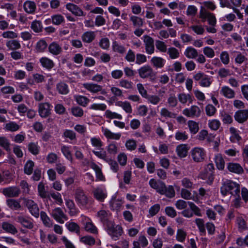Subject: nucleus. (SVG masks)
<instances>
[{
  "mask_svg": "<svg viewBox=\"0 0 248 248\" xmlns=\"http://www.w3.org/2000/svg\"><path fill=\"white\" fill-rule=\"evenodd\" d=\"M150 186L156 191L161 195H165L169 198H172L175 195V192L172 186H166L164 182L151 179L149 182Z\"/></svg>",
  "mask_w": 248,
  "mask_h": 248,
  "instance_id": "nucleus-1",
  "label": "nucleus"
},
{
  "mask_svg": "<svg viewBox=\"0 0 248 248\" xmlns=\"http://www.w3.org/2000/svg\"><path fill=\"white\" fill-rule=\"evenodd\" d=\"M76 202L79 206L85 207L90 202V200L85 191L80 188L76 189L75 193Z\"/></svg>",
  "mask_w": 248,
  "mask_h": 248,
  "instance_id": "nucleus-2",
  "label": "nucleus"
},
{
  "mask_svg": "<svg viewBox=\"0 0 248 248\" xmlns=\"http://www.w3.org/2000/svg\"><path fill=\"white\" fill-rule=\"evenodd\" d=\"M200 18L202 21L207 19L209 24L212 26L216 25L217 20L214 14L207 11L205 9L202 8L200 11Z\"/></svg>",
  "mask_w": 248,
  "mask_h": 248,
  "instance_id": "nucleus-3",
  "label": "nucleus"
},
{
  "mask_svg": "<svg viewBox=\"0 0 248 248\" xmlns=\"http://www.w3.org/2000/svg\"><path fill=\"white\" fill-rule=\"evenodd\" d=\"M138 73L140 77L142 78H149L152 79L154 78L155 75L152 68L148 65L141 67L138 70Z\"/></svg>",
  "mask_w": 248,
  "mask_h": 248,
  "instance_id": "nucleus-4",
  "label": "nucleus"
},
{
  "mask_svg": "<svg viewBox=\"0 0 248 248\" xmlns=\"http://www.w3.org/2000/svg\"><path fill=\"white\" fill-rule=\"evenodd\" d=\"M191 155L194 161L200 162L203 161L205 158V151L202 148L195 147L191 150Z\"/></svg>",
  "mask_w": 248,
  "mask_h": 248,
  "instance_id": "nucleus-5",
  "label": "nucleus"
},
{
  "mask_svg": "<svg viewBox=\"0 0 248 248\" xmlns=\"http://www.w3.org/2000/svg\"><path fill=\"white\" fill-rule=\"evenodd\" d=\"M24 204L28 208L30 213L34 217H38L39 216V209L33 201L28 199H24Z\"/></svg>",
  "mask_w": 248,
  "mask_h": 248,
  "instance_id": "nucleus-6",
  "label": "nucleus"
},
{
  "mask_svg": "<svg viewBox=\"0 0 248 248\" xmlns=\"http://www.w3.org/2000/svg\"><path fill=\"white\" fill-rule=\"evenodd\" d=\"M50 215L54 219H55L58 222L61 224L64 223L65 220H67L68 219L66 215L60 207H57L53 209Z\"/></svg>",
  "mask_w": 248,
  "mask_h": 248,
  "instance_id": "nucleus-7",
  "label": "nucleus"
},
{
  "mask_svg": "<svg viewBox=\"0 0 248 248\" xmlns=\"http://www.w3.org/2000/svg\"><path fill=\"white\" fill-rule=\"evenodd\" d=\"M142 39L146 53L149 55L153 54L155 50L154 39L148 35H143Z\"/></svg>",
  "mask_w": 248,
  "mask_h": 248,
  "instance_id": "nucleus-8",
  "label": "nucleus"
},
{
  "mask_svg": "<svg viewBox=\"0 0 248 248\" xmlns=\"http://www.w3.org/2000/svg\"><path fill=\"white\" fill-rule=\"evenodd\" d=\"M201 110L200 108L196 105L192 106L190 108L183 110V114L188 117H198L200 116Z\"/></svg>",
  "mask_w": 248,
  "mask_h": 248,
  "instance_id": "nucleus-9",
  "label": "nucleus"
},
{
  "mask_svg": "<svg viewBox=\"0 0 248 248\" xmlns=\"http://www.w3.org/2000/svg\"><path fill=\"white\" fill-rule=\"evenodd\" d=\"M236 182L230 180H226L223 181L220 188L221 193L223 196H226L232 190V188L236 186Z\"/></svg>",
  "mask_w": 248,
  "mask_h": 248,
  "instance_id": "nucleus-10",
  "label": "nucleus"
},
{
  "mask_svg": "<svg viewBox=\"0 0 248 248\" xmlns=\"http://www.w3.org/2000/svg\"><path fill=\"white\" fill-rule=\"evenodd\" d=\"M108 234L112 239L116 240L123 233L122 227L119 225L108 226Z\"/></svg>",
  "mask_w": 248,
  "mask_h": 248,
  "instance_id": "nucleus-11",
  "label": "nucleus"
},
{
  "mask_svg": "<svg viewBox=\"0 0 248 248\" xmlns=\"http://www.w3.org/2000/svg\"><path fill=\"white\" fill-rule=\"evenodd\" d=\"M2 193L6 197L14 198L19 195L20 190L17 186H9L2 189Z\"/></svg>",
  "mask_w": 248,
  "mask_h": 248,
  "instance_id": "nucleus-12",
  "label": "nucleus"
},
{
  "mask_svg": "<svg viewBox=\"0 0 248 248\" xmlns=\"http://www.w3.org/2000/svg\"><path fill=\"white\" fill-rule=\"evenodd\" d=\"M50 105L48 103H41L38 104L39 114L42 118H46L50 114Z\"/></svg>",
  "mask_w": 248,
  "mask_h": 248,
  "instance_id": "nucleus-13",
  "label": "nucleus"
},
{
  "mask_svg": "<svg viewBox=\"0 0 248 248\" xmlns=\"http://www.w3.org/2000/svg\"><path fill=\"white\" fill-rule=\"evenodd\" d=\"M93 197L97 201L102 202L107 196L106 190L100 187H96L93 190Z\"/></svg>",
  "mask_w": 248,
  "mask_h": 248,
  "instance_id": "nucleus-14",
  "label": "nucleus"
},
{
  "mask_svg": "<svg viewBox=\"0 0 248 248\" xmlns=\"http://www.w3.org/2000/svg\"><path fill=\"white\" fill-rule=\"evenodd\" d=\"M235 120L239 123H243L248 119V109L240 110L234 114Z\"/></svg>",
  "mask_w": 248,
  "mask_h": 248,
  "instance_id": "nucleus-15",
  "label": "nucleus"
},
{
  "mask_svg": "<svg viewBox=\"0 0 248 248\" xmlns=\"http://www.w3.org/2000/svg\"><path fill=\"white\" fill-rule=\"evenodd\" d=\"M102 131L105 137L108 140H119L121 137L120 133H113L107 128L102 127Z\"/></svg>",
  "mask_w": 248,
  "mask_h": 248,
  "instance_id": "nucleus-16",
  "label": "nucleus"
},
{
  "mask_svg": "<svg viewBox=\"0 0 248 248\" xmlns=\"http://www.w3.org/2000/svg\"><path fill=\"white\" fill-rule=\"evenodd\" d=\"M83 87L92 93H97L99 91L101 90V85L92 82L84 83L82 84Z\"/></svg>",
  "mask_w": 248,
  "mask_h": 248,
  "instance_id": "nucleus-17",
  "label": "nucleus"
},
{
  "mask_svg": "<svg viewBox=\"0 0 248 248\" xmlns=\"http://www.w3.org/2000/svg\"><path fill=\"white\" fill-rule=\"evenodd\" d=\"M66 8L76 16H84L83 11L77 5L69 3L66 5Z\"/></svg>",
  "mask_w": 248,
  "mask_h": 248,
  "instance_id": "nucleus-18",
  "label": "nucleus"
},
{
  "mask_svg": "<svg viewBox=\"0 0 248 248\" xmlns=\"http://www.w3.org/2000/svg\"><path fill=\"white\" fill-rule=\"evenodd\" d=\"M48 50L51 54L58 55L62 52V49L61 46L57 42H53L49 45Z\"/></svg>",
  "mask_w": 248,
  "mask_h": 248,
  "instance_id": "nucleus-19",
  "label": "nucleus"
},
{
  "mask_svg": "<svg viewBox=\"0 0 248 248\" xmlns=\"http://www.w3.org/2000/svg\"><path fill=\"white\" fill-rule=\"evenodd\" d=\"M227 169L232 172L242 174L244 172L242 167L238 163H229L227 164Z\"/></svg>",
  "mask_w": 248,
  "mask_h": 248,
  "instance_id": "nucleus-20",
  "label": "nucleus"
},
{
  "mask_svg": "<svg viewBox=\"0 0 248 248\" xmlns=\"http://www.w3.org/2000/svg\"><path fill=\"white\" fill-rule=\"evenodd\" d=\"M16 220L26 228L31 229L33 227V224L31 221L23 216L17 217L16 218Z\"/></svg>",
  "mask_w": 248,
  "mask_h": 248,
  "instance_id": "nucleus-21",
  "label": "nucleus"
},
{
  "mask_svg": "<svg viewBox=\"0 0 248 248\" xmlns=\"http://www.w3.org/2000/svg\"><path fill=\"white\" fill-rule=\"evenodd\" d=\"M220 93L222 95L228 99H232L235 97V92L227 86L222 87Z\"/></svg>",
  "mask_w": 248,
  "mask_h": 248,
  "instance_id": "nucleus-22",
  "label": "nucleus"
},
{
  "mask_svg": "<svg viewBox=\"0 0 248 248\" xmlns=\"http://www.w3.org/2000/svg\"><path fill=\"white\" fill-rule=\"evenodd\" d=\"M124 203V202L119 199L112 198L109 202L110 207L111 210L116 212H120L121 207Z\"/></svg>",
  "mask_w": 248,
  "mask_h": 248,
  "instance_id": "nucleus-23",
  "label": "nucleus"
},
{
  "mask_svg": "<svg viewBox=\"0 0 248 248\" xmlns=\"http://www.w3.org/2000/svg\"><path fill=\"white\" fill-rule=\"evenodd\" d=\"M20 128V126L16 122L9 121L4 124L3 129L6 131L14 132L18 131Z\"/></svg>",
  "mask_w": 248,
  "mask_h": 248,
  "instance_id": "nucleus-24",
  "label": "nucleus"
},
{
  "mask_svg": "<svg viewBox=\"0 0 248 248\" xmlns=\"http://www.w3.org/2000/svg\"><path fill=\"white\" fill-rule=\"evenodd\" d=\"M95 36V32L93 31H87L82 34L81 39L84 43H91L94 40Z\"/></svg>",
  "mask_w": 248,
  "mask_h": 248,
  "instance_id": "nucleus-25",
  "label": "nucleus"
},
{
  "mask_svg": "<svg viewBox=\"0 0 248 248\" xmlns=\"http://www.w3.org/2000/svg\"><path fill=\"white\" fill-rule=\"evenodd\" d=\"M230 132L231 136L230 140L232 142L235 143L241 140V137L239 135V131L233 127L230 128Z\"/></svg>",
  "mask_w": 248,
  "mask_h": 248,
  "instance_id": "nucleus-26",
  "label": "nucleus"
},
{
  "mask_svg": "<svg viewBox=\"0 0 248 248\" xmlns=\"http://www.w3.org/2000/svg\"><path fill=\"white\" fill-rule=\"evenodd\" d=\"M25 11L28 14H33L35 12L36 6L34 2L31 0L26 1L23 5Z\"/></svg>",
  "mask_w": 248,
  "mask_h": 248,
  "instance_id": "nucleus-27",
  "label": "nucleus"
},
{
  "mask_svg": "<svg viewBox=\"0 0 248 248\" xmlns=\"http://www.w3.org/2000/svg\"><path fill=\"white\" fill-rule=\"evenodd\" d=\"M129 20L134 28H141L144 24V19L138 16H131Z\"/></svg>",
  "mask_w": 248,
  "mask_h": 248,
  "instance_id": "nucleus-28",
  "label": "nucleus"
},
{
  "mask_svg": "<svg viewBox=\"0 0 248 248\" xmlns=\"http://www.w3.org/2000/svg\"><path fill=\"white\" fill-rule=\"evenodd\" d=\"M165 61L159 57H153L151 60V63L156 68H161L165 64Z\"/></svg>",
  "mask_w": 248,
  "mask_h": 248,
  "instance_id": "nucleus-29",
  "label": "nucleus"
},
{
  "mask_svg": "<svg viewBox=\"0 0 248 248\" xmlns=\"http://www.w3.org/2000/svg\"><path fill=\"white\" fill-rule=\"evenodd\" d=\"M1 227L7 232L13 234H15L17 232V230L15 226L8 222H3L2 223Z\"/></svg>",
  "mask_w": 248,
  "mask_h": 248,
  "instance_id": "nucleus-30",
  "label": "nucleus"
},
{
  "mask_svg": "<svg viewBox=\"0 0 248 248\" xmlns=\"http://www.w3.org/2000/svg\"><path fill=\"white\" fill-rule=\"evenodd\" d=\"M6 46L12 50L19 49L21 48V45L18 40L13 39L8 40L6 43Z\"/></svg>",
  "mask_w": 248,
  "mask_h": 248,
  "instance_id": "nucleus-31",
  "label": "nucleus"
},
{
  "mask_svg": "<svg viewBox=\"0 0 248 248\" xmlns=\"http://www.w3.org/2000/svg\"><path fill=\"white\" fill-rule=\"evenodd\" d=\"M181 195L183 198L186 200H192L195 202H197L199 201L197 196H193L189 191L185 188L182 189Z\"/></svg>",
  "mask_w": 248,
  "mask_h": 248,
  "instance_id": "nucleus-32",
  "label": "nucleus"
},
{
  "mask_svg": "<svg viewBox=\"0 0 248 248\" xmlns=\"http://www.w3.org/2000/svg\"><path fill=\"white\" fill-rule=\"evenodd\" d=\"M184 55L187 58L195 59L198 56V53L195 48L191 46H189L186 49L184 52Z\"/></svg>",
  "mask_w": 248,
  "mask_h": 248,
  "instance_id": "nucleus-33",
  "label": "nucleus"
},
{
  "mask_svg": "<svg viewBox=\"0 0 248 248\" xmlns=\"http://www.w3.org/2000/svg\"><path fill=\"white\" fill-rule=\"evenodd\" d=\"M84 226L86 232L93 234L98 233L97 228L92 221L86 222L84 224Z\"/></svg>",
  "mask_w": 248,
  "mask_h": 248,
  "instance_id": "nucleus-34",
  "label": "nucleus"
},
{
  "mask_svg": "<svg viewBox=\"0 0 248 248\" xmlns=\"http://www.w3.org/2000/svg\"><path fill=\"white\" fill-rule=\"evenodd\" d=\"M40 62L43 67L47 69H51L54 66L52 60L47 57H42L40 59Z\"/></svg>",
  "mask_w": 248,
  "mask_h": 248,
  "instance_id": "nucleus-35",
  "label": "nucleus"
},
{
  "mask_svg": "<svg viewBox=\"0 0 248 248\" xmlns=\"http://www.w3.org/2000/svg\"><path fill=\"white\" fill-rule=\"evenodd\" d=\"M188 149L186 144H181L176 147L177 155L181 158L185 157L187 155Z\"/></svg>",
  "mask_w": 248,
  "mask_h": 248,
  "instance_id": "nucleus-36",
  "label": "nucleus"
},
{
  "mask_svg": "<svg viewBox=\"0 0 248 248\" xmlns=\"http://www.w3.org/2000/svg\"><path fill=\"white\" fill-rule=\"evenodd\" d=\"M8 206L12 210H18L21 208L20 202L13 199H8L6 201Z\"/></svg>",
  "mask_w": 248,
  "mask_h": 248,
  "instance_id": "nucleus-37",
  "label": "nucleus"
},
{
  "mask_svg": "<svg viewBox=\"0 0 248 248\" xmlns=\"http://www.w3.org/2000/svg\"><path fill=\"white\" fill-rule=\"evenodd\" d=\"M65 204L69 210V213L70 216H75L77 214L75 204L72 200L65 199Z\"/></svg>",
  "mask_w": 248,
  "mask_h": 248,
  "instance_id": "nucleus-38",
  "label": "nucleus"
},
{
  "mask_svg": "<svg viewBox=\"0 0 248 248\" xmlns=\"http://www.w3.org/2000/svg\"><path fill=\"white\" fill-rule=\"evenodd\" d=\"M40 217L41 220L45 226L50 228L53 226L52 221L45 212H41Z\"/></svg>",
  "mask_w": 248,
  "mask_h": 248,
  "instance_id": "nucleus-39",
  "label": "nucleus"
},
{
  "mask_svg": "<svg viewBox=\"0 0 248 248\" xmlns=\"http://www.w3.org/2000/svg\"><path fill=\"white\" fill-rule=\"evenodd\" d=\"M74 99L78 105L82 107H86L90 101L86 96L80 95H75Z\"/></svg>",
  "mask_w": 248,
  "mask_h": 248,
  "instance_id": "nucleus-40",
  "label": "nucleus"
},
{
  "mask_svg": "<svg viewBox=\"0 0 248 248\" xmlns=\"http://www.w3.org/2000/svg\"><path fill=\"white\" fill-rule=\"evenodd\" d=\"M56 89L61 94H67L69 93L68 85L64 82H60L56 85Z\"/></svg>",
  "mask_w": 248,
  "mask_h": 248,
  "instance_id": "nucleus-41",
  "label": "nucleus"
},
{
  "mask_svg": "<svg viewBox=\"0 0 248 248\" xmlns=\"http://www.w3.org/2000/svg\"><path fill=\"white\" fill-rule=\"evenodd\" d=\"M178 98L179 102L183 104H186L187 101L191 103L193 101L191 96L189 94H186L185 93L179 94Z\"/></svg>",
  "mask_w": 248,
  "mask_h": 248,
  "instance_id": "nucleus-42",
  "label": "nucleus"
},
{
  "mask_svg": "<svg viewBox=\"0 0 248 248\" xmlns=\"http://www.w3.org/2000/svg\"><path fill=\"white\" fill-rule=\"evenodd\" d=\"M187 125L191 133L195 134L198 132L199 130V123L190 120L187 122Z\"/></svg>",
  "mask_w": 248,
  "mask_h": 248,
  "instance_id": "nucleus-43",
  "label": "nucleus"
},
{
  "mask_svg": "<svg viewBox=\"0 0 248 248\" xmlns=\"http://www.w3.org/2000/svg\"><path fill=\"white\" fill-rule=\"evenodd\" d=\"M65 225L69 231L79 234L80 227L77 223L74 222H67Z\"/></svg>",
  "mask_w": 248,
  "mask_h": 248,
  "instance_id": "nucleus-44",
  "label": "nucleus"
},
{
  "mask_svg": "<svg viewBox=\"0 0 248 248\" xmlns=\"http://www.w3.org/2000/svg\"><path fill=\"white\" fill-rule=\"evenodd\" d=\"M107 150L110 155L115 156L118 152V147L115 142H112L108 145Z\"/></svg>",
  "mask_w": 248,
  "mask_h": 248,
  "instance_id": "nucleus-45",
  "label": "nucleus"
},
{
  "mask_svg": "<svg viewBox=\"0 0 248 248\" xmlns=\"http://www.w3.org/2000/svg\"><path fill=\"white\" fill-rule=\"evenodd\" d=\"M215 161L217 167L220 170H222L224 168L225 161L220 154H217L215 156Z\"/></svg>",
  "mask_w": 248,
  "mask_h": 248,
  "instance_id": "nucleus-46",
  "label": "nucleus"
},
{
  "mask_svg": "<svg viewBox=\"0 0 248 248\" xmlns=\"http://www.w3.org/2000/svg\"><path fill=\"white\" fill-rule=\"evenodd\" d=\"M61 150L63 155L72 162L73 161V157L70 147L66 145H62L61 147Z\"/></svg>",
  "mask_w": 248,
  "mask_h": 248,
  "instance_id": "nucleus-47",
  "label": "nucleus"
},
{
  "mask_svg": "<svg viewBox=\"0 0 248 248\" xmlns=\"http://www.w3.org/2000/svg\"><path fill=\"white\" fill-rule=\"evenodd\" d=\"M80 242L89 246H93L95 244V239L90 235H86L80 238Z\"/></svg>",
  "mask_w": 248,
  "mask_h": 248,
  "instance_id": "nucleus-48",
  "label": "nucleus"
},
{
  "mask_svg": "<svg viewBox=\"0 0 248 248\" xmlns=\"http://www.w3.org/2000/svg\"><path fill=\"white\" fill-rule=\"evenodd\" d=\"M47 46L46 41L43 39L39 40L35 46V49L37 52H44Z\"/></svg>",
  "mask_w": 248,
  "mask_h": 248,
  "instance_id": "nucleus-49",
  "label": "nucleus"
},
{
  "mask_svg": "<svg viewBox=\"0 0 248 248\" xmlns=\"http://www.w3.org/2000/svg\"><path fill=\"white\" fill-rule=\"evenodd\" d=\"M112 47V49L114 52L121 54H124L126 51L124 46L120 45L116 41L113 42Z\"/></svg>",
  "mask_w": 248,
  "mask_h": 248,
  "instance_id": "nucleus-50",
  "label": "nucleus"
},
{
  "mask_svg": "<svg viewBox=\"0 0 248 248\" xmlns=\"http://www.w3.org/2000/svg\"><path fill=\"white\" fill-rule=\"evenodd\" d=\"M97 216L99 218L101 222L105 223L108 219L109 216V212L105 210H101L97 212Z\"/></svg>",
  "mask_w": 248,
  "mask_h": 248,
  "instance_id": "nucleus-51",
  "label": "nucleus"
},
{
  "mask_svg": "<svg viewBox=\"0 0 248 248\" xmlns=\"http://www.w3.org/2000/svg\"><path fill=\"white\" fill-rule=\"evenodd\" d=\"M119 86L127 90H131L133 88V83L125 79H122L119 81Z\"/></svg>",
  "mask_w": 248,
  "mask_h": 248,
  "instance_id": "nucleus-52",
  "label": "nucleus"
},
{
  "mask_svg": "<svg viewBox=\"0 0 248 248\" xmlns=\"http://www.w3.org/2000/svg\"><path fill=\"white\" fill-rule=\"evenodd\" d=\"M51 19L52 23L56 25H59L65 21L64 17L60 14L53 15Z\"/></svg>",
  "mask_w": 248,
  "mask_h": 248,
  "instance_id": "nucleus-53",
  "label": "nucleus"
},
{
  "mask_svg": "<svg viewBox=\"0 0 248 248\" xmlns=\"http://www.w3.org/2000/svg\"><path fill=\"white\" fill-rule=\"evenodd\" d=\"M148 102L153 105H156L161 101L160 97L157 95H148L146 97Z\"/></svg>",
  "mask_w": 248,
  "mask_h": 248,
  "instance_id": "nucleus-54",
  "label": "nucleus"
},
{
  "mask_svg": "<svg viewBox=\"0 0 248 248\" xmlns=\"http://www.w3.org/2000/svg\"><path fill=\"white\" fill-rule=\"evenodd\" d=\"M195 223L197 225L200 232L201 233V235L204 234L205 233L206 231L203 220L201 218H197L195 220Z\"/></svg>",
  "mask_w": 248,
  "mask_h": 248,
  "instance_id": "nucleus-55",
  "label": "nucleus"
},
{
  "mask_svg": "<svg viewBox=\"0 0 248 248\" xmlns=\"http://www.w3.org/2000/svg\"><path fill=\"white\" fill-rule=\"evenodd\" d=\"M176 140L185 141L188 139V136L186 131H177L175 134Z\"/></svg>",
  "mask_w": 248,
  "mask_h": 248,
  "instance_id": "nucleus-56",
  "label": "nucleus"
},
{
  "mask_svg": "<svg viewBox=\"0 0 248 248\" xmlns=\"http://www.w3.org/2000/svg\"><path fill=\"white\" fill-rule=\"evenodd\" d=\"M63 136L65 138H68L71 140H76V134L73 131L69 129H66L64 131Z\"/></svg>",
  "mask_w": 248,
  "mask_h": 248,
  "instance_id": "nucleus-57",
  "label": "nucleus"
},
{
  "mask_svg": "<svg viewBox=\"0 0 248 248\" xmlns=\"http://www.w3.org/2000/svg\"><path fill=\"white\" fill-rule=\"evenodd\" d=\"M2 36L4 38L10 39L11 40H13L14 39L18 37V34L16 32L12 31H4L2 33Z\"/></svg>",
  "mask_w": 248,
  "mask_h": 248,
  "instance_id": "nucleus-58",
  "label": "nucleus"
},
{
  "mask_svg": "<svg viewBox=\"0 0 248 248\" xmlns=\"http://www.w3.org/2000/svg\"><path fill=\"white\" fill-rule=\"evenodd\" d=\"M167 53L171 59H175L179 57V52L175 47H171L168 49Z\"/></svg>",
  "mask_w": 248,
  "mask_h": 248,
  "instance_id": "nucleus-59",
  "label": "nucleus"
},
{
  "mask_svg": "<svg viewBox=\"0 0 248 248\" xmlns=\"http://www.w3.org/2000/svg\"><path fill=\"white\" fill-rule=\"evenodd\" d=\"M10 143L8 140L5 137L0 136V146L7 151H10Z\"/></svg>",
  "mask_w": 248,
  "mask_h": 248,
  "instance_id": "nucleus-60",
  "label": "nucleus"
},
{
  "mask_svg": "<svg viewBox=\"0 0 248 248\" xmlns=\"http://www.w3.org/2000/svg\"><path fill=\"white\" fill-rule=\"evenodd\" d=\"M125 146L128 150L133 151L137 147V142L133 139H129L126 141Z\"/></svg>",
  "mask_w": 248,
  "mask_h": 248,
  "instance_id": "nucleus-61",
  "label": "nucleus"
},
{
  "mask_svg": "<svg viewBox=\"0 0 248 248\" xmlns=\"http://www.w3.org/2000/svg\"><path fill=\"white\" fill-rule=\"evenodd\" d=\"M34 166V162L31 160H29L26 163L24 166V172L28 175H30L32 173L33 170V167Z\"/></svg>",
  "mask_w": 248,
  "mask_h": 248,
  "instance_id": "nucleus-62",
  "label": "nucleus"
},
{
  "mask_svg": "<svg viewBox=\"0 0 248 248\" xmlns=\"http://www.w3.org/2000/svg\"><path fill=\"white\" fill-rule=\"evenodd\" d=\"M28 149L31 154L36 155L39 154L40 147L37 143L31 142L29 144Z\"/></svg>",
  "mask_w": 248,
  "mask_h": 248,
  "instance_id": "nucleus-63",
  "label": "nucleus"
},
{
  "mask_svg": "<svg viewBox=\"0 0 248 248\" xmlns=\"http://www.w3.org/2000/svg\"><path fill=\"white\" fill-rule=\"evenodd\" d=\"M31 29L35 32H39L42 30L41 22L39 21H34L31 24Z\"/></svg>",
  "mask_w": 248,
  "mask_h": 248,
  "instance_id": "nucleus-64",
  "label": "nucleus"
}]
</instances>
